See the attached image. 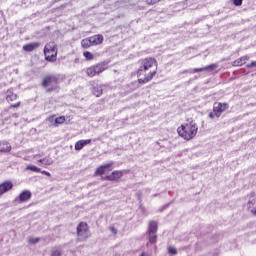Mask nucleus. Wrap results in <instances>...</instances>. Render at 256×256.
I'll list each match as a JSON object with an SVG mask.
<instances>
[{
    "mask_svg": "<svg viewBox=\"0 0 256 256\" xmlns=\"http://www.w3.org/2000/svg\"><path fill=\"white\" fill-rule=\"evenodd\" d=\"M85 59H87V61H93V53L89 52V51H85L83 53Z\"/></svg>",
    "mask_w": 256,
    "mask_h": 256,
    "instance_id": "nucleus-26",
    "label": "nucleus"
},
{
    "mask_svg": "<svg viewBox=\"0 0 256 256\" xmlns=\"http://www.w3.org/2000/svg\"><path fill=\"white\" fill-rule=\"evenodd\" d=\"M52 256H61V250L59 249L53 250Z\"/></svg>",
    "mask_w": 256,
    "mask_h": 256,
    "instance_id": "nucleus-31",
    "label": "nucleus"
},
{
    "mask_svg": "<svg viewBox=\"0 0 256 256\" xmlns=\"http://www.w3.org/2000/svg\"><path fill=\"white\" fill-rule=\"evenodd\" d=\"M90 41L93 45H101V43H103V35L101 34H96L92 37H90Z\"/></svg>",
    "mask_w": 256,
    "mask_h": 256,
    "instance_id": "nucleus-14",
    "label": "nucleus"
},
{
    "mask_svg": "<svg viewBox=\"0 0 256 256\" xmlns=\"http://www.w3.org/2000/svg\"><path fill=\"white\" fill-rule=\"evenodd\" d=\"M107 63H100L95 66H91L87 68L86 74L88 77H95V75H99V73H103L107 69Z\"/></svg>",
    "mask_w": 256,
    "mask_h": 256,
    "instance_id": "nucleus-6",
    "label": "nucleus"
},
{
    "mask_svg": "<svg viewBox=\"0 0 256 256\" xmlns=\"http://www.w3.org/2000/svg\"><path fill=\"white\" fill-rule=\"evenodd\" d=\"M11 189H13V183L11 182H4L0 184V197L11 191Z\"/></svg>",
    "mask_w": 256,
    "mask_h": 256,
    "instance_id": "nucleus-12",
    "label": "nucleus"
},
{
    "mask_svg": "<svg viewBox=\"0 0 256 256\" xmlns=\"http://www.w3.org/2000/svg\"><path fill=\"white\" fill-rule=\"evenodd\" d=\"M168 252L170 255H177V248L173 247V246H169L168 247Z\"/></svg>",
    "mask_w": 256,
    "mask_h": 256,
    "instance_id": "nucleus-28",
    "label": "nucleus"
},
{
    "mask_svg": "<svg viewBox=\"0 0 256 256\" xmlns=\"http://www.w3.org/2000/svg\"><path fill=\"white\" fill-rule=\"evenodd\" d=\"M219 67V64H210L203 68H196L190 71V73H201L203 71H215Z\"/></svg>",
    "mask_w": 256,
    "mask_h": 256,
    "instance_id": "nucleus-11",
    "label": "nucleus"
},
{
    "mask_svg": "<svg viewBox=\"0 0 256 256\" xmlns=\"http://www.w3.org/2000/svg\"><path fill=\"white\" fill-rule=\"evenodd\" d=\"M39 46V43H31V44H26L23 46V50L27 52L33 51V49H37Z\"/></svg>",
    "mask_w": 256,
    "mask_h": 256,
    "instance_id": "nucleus-21",
    "label": "nucleus"
},
{
    "mask_svg": "<svg viewBox=\"0 0 256 256\" xmlns=\"http://www.w3.org/2000/svg\"><path fill=\"white\" fill-rule=\"evenodd\" d=\"M247 209L251 212L252 215L256 216V197L255 195L249 196L247 202Z\"/></svg>",
    "mask_w": 256,
    "mask_h": 256,
    "instance_id": "nucleus-9",
    "label": "nucleus"
},
{
    "mask_svg": "<svg viewBox=\"0 0 256 256\" xmlns=\"http://www.w3.org/2000/svg\"><path fill=\"white\" fill-rule=\"evenodd\" d=\"M157 241V235L156 234H149V243L153 244Z\"/></svg>",
    "mask_w": 256,
    "mask_h": 256,
    "instance_id": "nucleus-27",
    "label": "nucleus"
},
{
    "mask_svg": "<svg viewBox=\"0 0 256 256\" xmlns=\"http://www.w3.org/2000/svg\"><path fill=\"white\" fill-rule=\"evenodd\" d=\"M63 123H65V116H60L55 118L56 125H63Z\"/></svg>",
    "mask_w": 256,
    "mask_h": 256,
    "instance_id": "nucleus-25",
    "label": "nucleus"
},
{
    "mask_svg": "<svg viewBox=\"0 0 256 256\" xmlns=\"http://www.w3.org/2000/svg\"><path fill=\"white\" fill-rule=\"evenodd\" d=\"M11 151V144L8 142H0V153H9Z\"/></svg>",
    "mask_w": 256,
    "mask_h": 256,
    "instance_id": "nucleus-19",
    "label": "nucleus"
},
{
    "mask_svg": "<svg viewBox=\"0 0 256 256\" xmlns=\"http://www.w3.org/2000/svg\"><path fill=\"white\" fill-rule=\"evenodd\" d=\"M209 117H210V119H213V117H214V116H213V113H210V114H209Z\"/></svg>",
    "mask_w": 256,
    "mask_h": 256,
    "instance_id": "nucleus-38",
    "label": "nucleus"
},
{
    "mask_svg": "<svg viewBox=\"0 0 256 256\" xmlns=\"http://www.w3.org/2000/svg\"><path fill=\"white\" fill-rule=\"evenodd\" d=\"M138 70L157 73V61L154 58H145L140 61V67Z\"/></svg>",
    "mask_w": 256,
    "mask_h": 256,
    "instance_id": "nucleus-2",
    "label": "nucleus"
},
{
    "mask_svg": "<svg viewBox=\"0 0 256 256\" xmlns=\"http://www.w3.org/2000/svg\"><path fill=\"white\" fill-rule=\"evenodd\" d=\"M101 91H98L97 93H94V95H96V97H100L101 96Z\"/></svg>",
    "mask_w": 256,
    "mask_h": 256,
    "instance_id": "nucleus-36",
    "label": "nucleus"
},
{
    "mask_svg": "<svg viewBox=\"0 0 256 256\" xmlns=\"http://www.w3.org/2000/svg\"><path fill=\"white\" fill-rule=\"evenodd\" d=\"M31 197H32L31 191L25 190L19 195V201H20V203H25V202L29 201V199H31Z\"/></svg>",
    "mask_w": 256,
    "mask_h": 256,
    "instance_id": "nucleus-13",
    "label": "nucleus"
},
{
    "mask_svg": "<svg viewBox=\"0 0 256 256\" xmlns=\"http://www.w3.org/2000/svg\"><path fill=\"white\" fill-rule=\"evenodd\" d=\"M28 171H33L34 173H41V168L35 165H28L26 168Z\"/></svg>",
    "mask_w": 256,
    "mask_h": 256,
    "instance_id": "nucleus-24",
    "label": "nucleus"
},
{
    "mask_svg": "<svg viewBox=\"0 0 256 256\" xmlns=\"http://www.w3.org/2000/svg\"><path fill=\"white\" fill-rule=\"evenodd\" d=\"M42 85L47 91H55L59 87V80L55 76H47L44 78Z\"/></svg>",
    "mask_w": 256,
    "mask_h": 256,
    "instance_id": "nucleus-4",
    "label": "nucleus"
},
{
    "mask_svg": "<svg viewBox=\"0 0 256 256\" xmlns=\"http://www.w3.org/2000/svg\"><path fill=\"white\" fill-rule=\"evenodd\" d=\"M229 105L227 103H215L214 104V113L216 117H221V113L227 111Z\"/></svg>",
    "mask_w": 256,
    "mask_h": 256,
    "instance_id": "nucleus-8",
    "label": "nucleus"
},
{
    "mask_svg": "<svg viewBox=\"0 0 256 256\" xmlns=\"http://www.w3.org/2000/svg\"><path fill=\"white\" fill-rule=\"evenodd\" d=\"M40 173H42V175H46L47 177H51V173L45 170H40Z\"/></svg>",
    "mask_w": 256,
    "mask_h": 256,
    "instance_id": "nucleus-32",
    "label": "nucleus"
},
{
    "mask_svg": "<svg viewBox=\"0 0 256 256\" xmlns=\"http://www.w3.org/2000/svg\"><path fill=\"white\" fill-rule=\"evenodd\" d=\"M34 159H36V161L38 163H41L42 165H44L45 167L49 166V165H53V158L46 156L44 158H41V155H35Z\"/></svg>",
    "mask_w": 256,
    "mask_h": 256,
    "instance_id": "nucleus-10",
    "label": "nucleus"
},
{
    "mask_svg": "<svg viewBox=\"0 0 256 256\" xmlns=\"http://www.w3.org/2000/svg\"><path fill=\"white\" fill-rule=\"evenodd\" d=\"M12 117H14L15 119H17V117H19V114L14 113V114H12Z\"/></svg>",
    "mask_w": 256,
    "mask_h": 256,
    "instance_id": "nucleus-37",
    "label": "nucleus"
},
{
    "mask_svg": "<svg viewBox=\"0 0 256 256\" xmlns=\"http://www.w3.org/2000/svg\"><path fill=\"white\" fill-rule=\"evenodd\" d=\"M197 131H199V127L193 120H187L177 129L178 135L182 137V139H185V141H191V139H194L197 135Z\"/></svg>",
    "mask_w": 256,
    "mask_h": 256,
    "instance_id": "nucleus-1",
    "label": "nucleus"
},
{
    "mask_svg": "<svg viewBox=\"0 0 256 256\" xmlns=\"http://www.w3.org/2000/svg\"><path fill=\"white\" fill-rule=\"evenodd\" d=\"M112 232L117 233V230H115V228H112Z\"/></svg>",
    "mask_w": 256,
    "mask_h": 256,
    "instance_id": "nucleus-39",
    "label": "nucleus"
},
{
    "mask_svg": "<svg viewBox=\"0 0 256 256\" xmlns=\"http://www.w3.org/2000/svg\"><path fill=\"white\" fill-rule=\"evenodd\" d=\"M44 55L46 61H57V45L55 42H50L45 45Z\"/></svg>",
    "mask_w": 256,
    "mask_h": 256,
    "instance_id": "nucleus-3",
    "label": "nucleus"
},
{
    "mask_svg": "<svg viewBox=\"0 0 256 256\" xmlns=\"http://www.w3.org/2000/svg\"><path fill=\"white\" fill-rule=\"evenodd\" d=\"M89 143H91V139L79 140L75 144V150L76 151H81V149H83V147H85V145H89Z\"/></svg>",
    "mask_w": 256,
    "mask_h": 256,
    "instance_id": "nucleus-17",
    "label": "nucleus"
},
{
    "mask_svg": "<svg viewBox=\"0 0 256 256\" xmlns=\"http://www.w3.org/2000/svg\"><path fill=\"white\" fill-rule=\"evenodd\" d=\"M159 1H161V0H146V3L148 5H155V3H159Z\"/></svg>",
    "mask_w": 256,
    "mask_h": 256,
    "instance_id": "nucleus-30",
    "label": "nucleus"
},
{
    "mask_svg": "<svg viewBox=\"0 0 256 256\" xmlns=\"http://www.w3.org/2000/svg\"><path fill=\"white\" fill-rule=\"evenodd\" d=\"M6 100L8 101V103H11V101H16L17 100V94L8 91L7 95H6Z\"/></svg>",
    "mask_w": 256,
    "mask_h": 256,
    "instance_id": "nucleus-22",
    "label": "nucleus"
},
{
    "mask_svg": "<svg viewBox=\"0 0 256 256\" xmlns=\"http://www.w3.org/2000/svg\"><path fill=\"white\" fill-rule=\"evenodd\" d=\"M20 105H21V102H18V103H16V104L11 105L10 107H11L12 109H15V108L19 107Z\"/></svg>",
    "mask_w": 256,
    "mask_h": 256,
    "instance_id": "nucleus-35",
    "label": "nucleus"
},
{
    "mask_svg": "<svg viewBox=\"0 0 256 256\" xmlns=\"http://www.w3.org/2000/svg\"><path fill=\"white\" fill-rule=\"evenodd\" d=\"M233 5L241 7V5H243V0H233Z\"/></svg>",
    "mask_w": 256,
    "mask_h": 256,
    "instance_id": "nucleus-29",
    "label": "nucleus"
},
{
    "mask_svg": "<svg viewBox=\"0 0 256 256\" xmlns=\"http://www.w3.org/2000/svg\"><path fill=\"white\" fill-rule=\"evenodd\" d=\"M77 235L79 241H85V239H89V228L87 227V223L81 222L77 227Z\"/></svg>",
    "mask_w": 256,
    "mask_h": 256,
    "instance_id": "nucleus-7",
    "label": "nucleus"
},
{
    "mask_svg": "<svg viewBox=\"0 0 256 256\" xmlns=\"http://www.w3.org/2000/svg\"><path fill=\"white\" fill-rule=\"evenodd\" d=\"M81 45L84 49H89V47H92L93 44L91 42V38H86V39L82 40Z\"/></svg>",
    "mask_w": 256,
    "mask_h": 256,
    "instance_id": "nucleus-23",
    "label": "nucleus"
},
{
    "mask_svg": "<svg viewBox=\"0 0 256 256\" xmlns=\"http://www.w3.org/2000/svg\"><path fill=\"white\" fill-rule=\"evenodd\" d=\"M249 61V56H243L233 62L234 67H241L242 65H245Z\"/></svg>",
    "mask_w": 256,
    "mask_h": 256,
    "instance_id": "nucleus-18",
    "label": "nucleus"
},
{
    "mask_svg": "<svg viewBox=\"0 0 256 256\" xmlns=\"http://www.w3.org/2000/svg\"><path fill=\"white\" fill-rule=\"evenodd\" d=\"M149 235L157 233V222L151 221L148 228Z\"/></svg>",
    "mask_w": 256,
    "mask_h": 256,
    "instance_id": "nucleus-20",
    "label": "nucleus"
},
{
    "mask_svg": "<svg viewBox=\"0 0 256 256\" xmlns=\"http://www.w3.org/2000/svg\"><path fill=\"white\" fill-rule=\"evenodd\" d=\"M29 243H33V244L39 243V238H31V239L29 240Z\"/></svg>",
    "mask_w": 256,
    "mask_h": 256,
    "instance_id": "nucleus-33",
    "label": "nucleus"
},
{
    "mask_svg": "<svg viewBox=\"0 0 256 256\" xmlns=\"http://www.w3.org/2000/svg\"><path fill=\"white\" fill-rule=\"evenodd\" d=\"M109 167H113V162H110L108 164H105V165H102V166H99L97 169H96V174L97 175H103L107 169H109Z\"/></svg>",
    "mask_w": 256,
    "mask_h": 256,
    "instance_id": "nucleus-15",
    "label": "nucleus"
},
{
    "mask_svg": "<svg viewBox=\"0 0 256 256\" xmlns=\"http://www.w3.org/2000/svg\"><path fill=\"white\" fill-rule=\"evenodd\" d=\"M121 177H123V172L114 171L111 175L107 176L106 179H108V181H117V179H121Z\"/></svg>",
    "mask_w": 256,
    "mask_h": 256,
    "instance_id": "nucleus-16",
    "label": "nucleus"
},
{
    "mask_svg": "<svg viewBox=\"0 0 256 256\" xmlns=\"http://www.w3.org/2000/svg\"><path fill=\"white\" fill-rule=\"evenodd\" d=\"M247 67L249 69L253 68V67H256V61H253L252 63L248 64Z\"/></svg>",
    "mask_w": 256,
    "mask_h": 256,
    "instance_id": "nucleus-34",
    "label": "nucleus"
},
{
    "mask_svg": "<svg viewBox=\"0 0 256 256\" xmlns=\"http://www.w3.org/2000/svg\"><path fill=\"white\" fill-rule=\"evenodd\" d=\"M157 72H149V70H138L137 75L139 77L138 82L141 83L142 85H145V83H149Z\"/></svg>",
    "mask_w": 256,
    "mask_h": 256,
    "instance_id": "nucleus-5",
    "label": "nucleus"
}]
</instances>
